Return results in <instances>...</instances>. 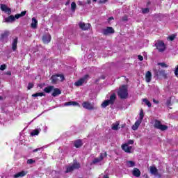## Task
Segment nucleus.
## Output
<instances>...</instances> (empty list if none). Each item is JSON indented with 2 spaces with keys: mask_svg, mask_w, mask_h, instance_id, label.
I'll use <instances>...</instances> for the list:
<instances>
[{
  "mask_svg": "<svg viewBox=\"0 0 178 178\" xmlns=\"http://www.w3.org/2000/svg\"><path fill=\"white\" fill-rule=\"evenodd\" d=\"M26 13H27V11H22L20 14H16L15 16L10 15L5 18V22L6 23H12L13 22H15L16 19H20V17L26 16Z\"/></svg>",
  "mask_w": 178,
  "mask_h": 178,
  "instance_id": "nucleus-1",
  "label": "nucleus"
},
{
  "mask_svg": "<svg viewBox=\"0 0 178 178\" xmlns=\"http://www.w3.org/2000/svg\"><path fill=\"white\" fill-rule=\"evenodd\" d=\"M115 101H116V94L113 93L110 96L109 99H106L102 103L101 106L102 108H106V106H108L109 105H113V104H115Z\"/></svg>",
  "mask_w": 178,
  "mask_h": 178,
  "instance_id": "nucleus-2",
  "label": "nucleus"
},
{
  "mask_svg": "<svg viewBox=\"0 0 178 178\" xmlns=\"http://www.w3.org/2000/svg\"><path fill=\"white\" fill-rule=\"evenodd\" d=\"M80 168H81V165L80 164V163L77 162V161L76 160H74L72 165H69L66 167L65 173H70L74 170L80 169Z\"/></svg>",
  "mask_w": 178,
  "mask_h": 178,
  "instance_id": "nucleus-3",
  "label": "nucleus"
},
{
  "mask_svg": "<svg viewBox=\"0 0 178 178\" xmlns=\"http://www.w3.org/2000/svg\"><path fill=\"white\" fill-rule=\"evenodd\" d=\"M50 80L51 81V84H56L58 80H60V81H63L65 80V76L62 74H57L53 75Z\"/></svg>",
  "mask_w": 178,
  "mask_h": 178,
  "instance_id": "nucleus-4",
  "label": "nucleus"
},
{
  "mask_svg": "<svg viewBox=\"0 0 178 178\" xmlns=\"http://www.w3.org/2000/svg\"><path fill=\"white\" fill-rule=\"evenodd\" d=\"M118 95L121 99H125V98H127L129 93H127V87L126 86H122V87L120 88Z\"/></svg>",
  "mask_w": 178,
  "mask_h": 178,
  "instance_id": "nucleus-5",
  "label": "nucleus"
},
{
  "mask_svg": "<svg viewBox=\"0 0 178 178\" xmlns=\"http://www.w3.org/2000/svg\"><path fill=\"white\" fill-rule=\"evenodd\" d=\"M154 129H157L158 130H161V131H165V130H168V126L162 124V122L159 120H154Z\"/></svg>",
  "mask_w": 178,
  "mask_h": 178,
  "instance_id": "nucleus-6",
  "label": "nucleus"
},
{
  "mask_svg": "<svg viewBox=\"0 0 178 178\" xmlns=\"http://www.w3.org/2000/svg\"><path fill=\"white\" fill-rule=\"evenodd\" d=\"M154 46L158 49L159 52H163V51H165V49H166L165 43L162 40H159V41H158V42H156Z\"/></svg>",
  "mask_w": 178,
  "mask_h": 178,
  "instance_id": "nucleus-7",
  "label": "nucleus"
},
{
  "mask_svg": "<svg viewBox=\"0 0 178 178\" xmlns=\"http://www.w3.org/2000/svg\"><path fill=\"white\" fill-rule=\"evenodd\" d=\"M82 106L84 109H87L88 111H94V109H95L94 103H90V102H83L82 103Z\"/></svg>",
  "mask_w": 178,
  "mask_h": 178,
  "instance_id": "nucleus-8",
  "label": "nucleus"
},
{
  "mask_svg": "<svg viewBox=\"0 0 178 178\" xmlns=\"http://www.w3.org/2000/svg\"><path fill=\"white\" fill-rule=\"evenodd\" d=\"M88 77H89L88 74H86L84 76H83L82 78H81L78 81H76L74 83V85L76 86V87L81 86L83 84H84V83L86 82V80H87L88 79Z\"/></svg>",
  "mask_w": 178,
  "mask_h": 178,
  "instance_id": "nucleus-9",
  "label": "nucleus"
},
{
  "mask_svg": "<svg viewBox=\"0 0 178 178\" xmlns=\"http://www.w3.org/2000/svg\"><path fill=\"white\" fill-rule=\"evenodd\" d=\"M155 76L157 77H163V79H168V74L163 70H155Z\"/></svg>",
  "mask_w": 178,
  "mask_h": 178,
  "instance_id": "nucleus-10",
  "label": "nucleus"
},
{
  "mask_svg": "<svg viewBox=\"0 0 178 178\" xmlns=\"http://www.w3.org/2000/svg\"><path fill=\"white\" fill-rule=\"evenodd\" d=\"M115 33V29L112 28L111 26H108L106 29H103L102 31V34L104 35H108V34H114Z\"/></svg>",
  "mask_w": 178,
  "mask_h": 178,
  "instance_id": "nucleus-11",
  "label": "nucleus"
},
{
  "mask_svg": "<svg viewBox=\"0 0 178 178\" xmlns=\"http://www.w3.org/2000/svg\"><path fill=\"white\" fill-rule=\"evenodd\" d=\"M79 28L81 30H83V31H86L87 30H90V27H91V24H86L84 22H80L79 24Z\"/></svg>",
  "mask_w": 178,
  "mask_h": 178,
  "instance_id": "nucleus-12",
  "label": "nucleus"
},
{
  "mask_svg": "<svg viewBox=\"0 0 178 178\" xmlns=\"http://www.w3.org/2000/svg\"><path fill=\"white\" fill-rule=\"evenodd\" d=\"M1 9L3 12H5V13H8V15H10L12 13V10L8 8L7 5L1 4Z\"/></svg>",
  "mask_w": 178,
  "mask_h": 178,
  "instance_id": "nucleus-13",
  "label": "nucleus"
},
{
  "mask_svg": "<svg viewBox=\"0 0 178 178\" xmlns=\"http://www.w3.org/2000/svg\"><path fill=\"white\" fill-rule=\"evenodd\" d=\"M8 37H9V31H5L4 33L0 35V41H1V42H3V41H5V40H6Z\"/></svg>",
  "mask_w": 178,
  "mask_h": 178,
  "instance_id": "nucleus-14",
  "label": "nucleus"
},
{
  "mask_svg": "<svg viewBox=\"0 0 178 178\" xmlns=\"http://www.w3.org/2000/svg\"><path fill=\"white\" fill-rule=\"evenodd\" d=\"M122 149L124 151V152H127L128 154H130L131 152V146H129L127 145V143H125L124 145H122Z\"/></svg>",
  "mask_w": 178,
  "mask_h": 178,
  "instance_id": "nucleus-15",
  "label": "nucleus"
},
{
  "mask_svg": "<svg viewBox=\"0 0 178 178\" xmlns=\"http://www.w3.org/2000/svg\"><path fill=\"white\" fill-rule=\"evenodd\" d=\"M27 175V172L22 170L13 175L14 178L24 177Z\"/></svg>",
  "mask_w": 178,
  "mask_h": 178,
  "instance_id": "nucleus-16",
  "label": "nucleus"
},
{
  "mask_svg": "<svg viewBox=\"0 0 178 178\" xmlns=\"http://www.w3.org/2000/svg\"><path fill=\"white\" fill-rule=\"evenodd\" d=\"M152 79V74L150 71H147L145 74V81L146 83H150Z\"/></svg>",
  "mask_w": 178,
  "mask_h": 178,
  "instance_id": "nucleus-17",
  "label": "nucleus"
},
{
  "mask_svg": "<svg viewBox=\"0 0 178 178\" xmlns=\"http://www.w3.org/2000/svg\"><path fill=\"white\" fill-rule=\"evenodd\" d=\"M42 41L44 44H49V42H51V35H43Z\"/></svg>",
  "mask_w": 178,
  "mask_h": 178,
  "instance_id": "nucleus-18",
  "label": "nucleus"
},
{
  "mask_svg": "<svg viewBox=\"0 0 178 178\" xmlns=\"http://www.w3.org/2000/svg\"><path fill=\"white\" fill-rule=\"evenodd\" d=\"M74 145L75 148H80V147H83V141H81L80 139H78L74 142Z\"/></svg>",
  "mask_w": 178,
  "mask_h": 178,
  "instance_id": "nucleus-19",
  "label": "nucleus"
},
{
  "mask_svg": "<svg viewBox=\"0 0 178 178\" xmlns=\"http://www.w3.org/2000/svg\"><path fill=\"white\" fill-rule=\"evenodd\" d=\"M37 26H38V21L35 17L32 18V23L31 24V27L32 29H37Z\"/></svg>",
  "mask_w": 178,
  "mask_h": 178,
  "instance_id": "nucleus-20",
  "label": "nucleus"
},
{
  "mask_svg": "<svg viewBox=\"0 0 178 178\" xmlns=\"http://www.w3.org/2000/svg\"><path fill=\"white\" fill-rule=\"evenodd\" d=\"M54 92H52V97H58V95H60L62 94V91L60 90L59 88H54Z\"/></svg>",
  "mask_w": 178,
  "mask_h": 178,
  "instance_id": "nucleus-21",
  "label": "nucleus"
},
{
  "mask_svg": "<svg viewBox=\"0 0 178 178\" xmlns=\"http://www.w3.org/2000/svg\"><path fill=\"white\" fill-rule=\"evenodd\" d=\"M17 41H18V38H15L12 43V49L13 51H16V49H17Z\"/></svg>",
  "mask_w": 178,
  "mask_h": 178,
  "instance_id": "nucleus-22",
  "label": "nucleus"
},
{
  "mask_svg": "<svg viewBox=\"0 0 178 178\" xmlns=\"http://www.w3.org/2000/svg\"><path fill=\"white\" fill-rule=\"evenodd\" d=\"M133 175L135 177H140L141 176V172L138 168H134L133 170Z\"/></svg>",
  "mask_w": 178,
  "mask_h": 178,
  "instance_id": "nucleus-23",
  "label": "nucleus"
},
{
  "mask_svg": "<svg viewBox=\"0 0 178 178\" xmlns=\"http://www.w3.org/2000/svg\"><path fill=\"white\" fill-rule=\"evenodd\" d=\"M140 124H141V121H136V122L134 123V124L132 126V130H138V127H140Z\"/></svg>",
  "mask_w": 178,
  "mask_h": 178,
  "instance_id": "nucleus-24",
  "label": "nucleus"
},
{
  "mask_svg": "<svg viewBox=\"0 0 178 178\" xmlns=\"http://www.w3.org/2000/svg\"><path fill=\"white\" fill-rule=\"evenodd\" d=\"M54 87L52 86H47L44 88V92H47V94H49L51 91L54 90Z\"/></svg>",
  "mask_w": 178,
  "mask_h": 178,
  "instance_id": "nucleus-25",
  "label": "nucleus"
},
{
  "mask_svg": "<svg viewBox=\"0 0 178 178\" xmlns=\"http://www.w3.org/2000/svg\"><path fill=\"white\" fill-rule=\"evenodd\" d=\"M127 166L128 168H134V166H136V163L133 161H127Z\"/></svg>",
  "mask_w": 178,
  "mask_h": 178,
  "instance_id": "nucleus-26",
  "label": "nucleus"
},
{
  "mask_svg": "<svg viewBox=\"0 0 178 178\" xmlns=\"http://www.w3.org/2000/svg\"><path fill=\"white\" fill-rule=\"evenodd\" d=\"M150 172L152 173V175H156V173H158V169L155 166H151Z\"/></svg>",
  "mask_w": 178,
  "mask_h": 178,
  "instance_id": "nucleus-27",
  "label": "nucleus"
},
{
  "mask_svg": "<svg viewBox=\"0 0 178 178\" xmlns=\"http://www.w3.org/2000/svg\"><path fill=\"white\" fill-rule=\"evenodd\" d=\"M32 97H45V93H44V92H36L35 94H33Z\"/></svg>",
  "mask_w": 178,
  "mask_h": 178,
  "instance_id": "nucleus-28",
  "label": "nucleus"
},
{
  "mask_svg": "<svg viewBox=\"0 0 178 178\" xmlns=\"http://www.w3.org/2000/svg\"><path fill=\"white\" fill-rule=\"evenodd\" d=\"M166 106H172V97H168L165 102Z\"/></svg>",
  "mask_w": 178,
  "mask_h": 178,
  "instance_id": "nucleus-29",
  "label": "nucleus"
},
{
  "mask_svg": "<svg viewBox=\"0 0 178 178\" xmlns=\"http://www.w3.org/2000/svg\"><path fill=\"white\" fill-rule=\"evenodd\" d=\"M40 134V130L34 129L31 132V136H38Z\"/></svg>",
  "mask_w": 178,
  "mask_h": 178,
  "instance_id": "nucleus-30",
  "label": "nucleus"
},
{
  "mask_svg": "<svg viewBox=\"0 0 178 178\" xmlns=\"http://www.w3.org/2000/svg\"><path fill=\"white\" fill-rule=\"evenodd\" d=\"M101 161H102V160L100 159L99 157L95 158V159H94L92 162L90 163V165H95V163H99Z\"/></svg>",
  "mask_w": 178,
  "mask_h": 178,
  "instance_id": "nucleus-31",
  "label": "nucleus"
},
{
  "mask_svg": "<svg viewBox=\"0 0 178 178\" xmlns=\"http://www.w3.org/2000/svg\"><path fill=\"white\" fill-rule=\"evenodd\" d=\"M76 8H77V6L76 5V2H72L71 3V10L72 12H76Z\"/></svg>",
  "mask_w": 178,
  "mask_h": 178,
  "instance_id": "nucleus-32",
  "label": "nucleus"
},
{
  "mask_svg": "<svg viewBox=\"0 0 178 178\" xmlns=\"http://www.w3.org/2000/svg\"><path fill=\"white\" fill-rule=\"evenodd\" d=\"M143 102H145V105H147L148 108H151V106H152V104L147 100V99H143Z\"/></svg>",
  "mask_w": 178,
  "mask_h": 178,
  "instance_id": "nucleus-33",
  "label": "nucleus"
},
{
  "mask_svg": "<svg viewBox=\"0 0 178 178\" xmlns=\"http://www.w3.org/2000/svg\"><path fill=\"white\" fill-rule=\"evenodd\" d=\"M139 118H140V120H143V119H144V110L140 109V113H139Z\"/></svg>",
  "mask_w": 178,
  "mask_h": 178,
  "instance_id": "nucleus-34",
  "label": "nucleus"
},
{
  "mask_svg": "<svg viewBox=\"0 0 178 178\" xmlns=\"http://www.w3.org/2000/svg\"><path fill=\"white\" fill-rule=\"evenodd\" d=\"M142 13L143 15H145L147 13H149V8H142Z\"/></svg>",
  "mask_w": 178,
  "mask_h": 178,
  "instance_id": "nucleus-35",
  "label": "nucleus"
},
{
  "mask_svg": "<svg viewBox=\"0 0 178 178\" xmlns=\"http://www.w3.org/2000/svg\"><path fill=\"white\" fill-rule=\"evenodd\" d=\"M26 163L28 165H33V163H35V160H33V159H28Z\"/></svg>",
  "mask_w": 178,
  "mask_h": 178,
  "instance_id": "nucleus-36",
  "label": "nucleus"
},
{
  "mask_svg": "<svg viewBox=\"0 0 178 178\" xmlns=\"http://www.w3.org/2000/svg\"><path fill=\"white\" fill-rule=\"evenodd\" d=\"M159 66H161V67H168V65L165 63H159Z\"/></svg>",
  "mask_w": 178,
  "mask_h": 178,
  "instance_id": "nucleus-37",
  "label": "nucleus"
},
{
  "mask_svg": "<svg viewBox=\"0 0 178 178\" xmlns=\"http://www.w3.org/2000/svg\"><path fill=\"white\" fill-rule=\"evenodd\" d=\"M113 130H119V124H115L112 127Z\"/></svg>",
  "mask_w": 178,
  "mask_h": 178,
  "instance_id": "nucleus-38",
  "label": "nucleus"
},
{
  "mask_svg": "<svg viewBox=\"0 0 178 178\" xmlns=\"http://www.w3.org/2000/svg\"><path fill=\"white\" fill-rule=\"evenodd\" d=\"M33 87H34V83H29L28 84L27 89L28 90H31V88H33Z\"/></svg>",
  "mask_w": 178,
  "mask_h": 178,
  "instance_id": "nucleus-39",
  "label": "nucleus"
},
{
  "mask_svg": "<svg viewBox=\"0 0 178 178\" xmlns=\"http://www.w3.org/2000/svg\"><path fill=\"white\" fill-rule=\"evenodd\" d=\"M122 22H127L129 20V17L127 15H124V17H122Z\"/></svg>",
  "mask_w": 178,
  "mask_h": 178,
  "instance_id": "nucleus-40",
  "label": "nucleus"
},
{
  "mask_svg": "<svg viewBox=\"0 0 178 178\" xmlns=\"http://www.w3.org/2000/svg\"><path fill=\"white\" fill-rule=\"evenodd\" d=\"M170 41H173L175 40V38H176V35H172L168 37Z\"/></svg>",
  "mask_w": 178,
  "mask_h": 178,
  "instance_id": "nucleus-41",
  "label": "nucleus"
},
{
  "mask_svg": "<svg viewBox=\"0 0 178 178\" xmlns=\"http://www.w3.org/2000/svg\"><path fill=\"white\" fill-rule=\"evenodd\" d=\"M6 67H7L6 65H5V64L1 65V67H0V70L3 71V70H5V69H6Z\"/></svg>",
  "mask_w": 178,
  "mask_h": 178,
  "instance_id": "nucleus-42",
  "label": "nucleus"
},
{
  "mask_svg": "<svg viewBox=\"0 0 178 178\" xmlns=\"http://www.w3.org/2000/svg\"><path fill=\"white\" fill-rule=\"evenodd\" d=\"M73 106H80V104L77 102H72Z\"/></svg>",
  "mask_w": 178,
  "mask_h": 178,
  "instance_id": "nucleus-43",
  "label": "nucleus"
},
{
  "mask_svg": "<svg viewBox=\"0 0 178 178\" xmlns=\"http://www.w3.org/2000/svg\"><path fill=\"white\" fill-rule=\"evenodd\" d=\"M70 105H72V102H68L65 103V106H70Z\"/></svg>",
  "mask_w": 178,
  "mask_h": 178,
  "instance_id": "nucleus-44",
  "label": "nucleus"
},
{
  "mask_svg": "<svg viewBox=\"0 0 178 178\" xmlns=\"http://www.w3.org/2000/svg\"><path fill=\"white\" fill-rule=\"evenodd\" d=\"M138 59L140 61H143V60H144V57H143V56H141V55H138Z\"/></svg>",
  "mask_w": 178,
  "mask_h": 178,
  "instance_id": "nucleus-45",
  "label": "nucleus"
},
{
  "mask_svg": "<svg viewBox=\"0 0 178 178\" xmlns=\"http://www.w3.org/2000/svg\"><path fill=\"white\" fill-rule=\"evenodd\" d=\"M127 145H132V144H134V140H128V142H127Z\"/></svg>",
  "mask_w": 178,
  "mask_h": 178,
  "instance_id": "nucleus-46",
  "label": "nucleus"
},
{
  "mask_svg": "<svg viewBox=\"0 0 178 178\" xmlns=\"http://www.w3.org/2000/svg\"><path fill=\"white\" fill-rule=\"evenodd\" d=\"M108 2V0H99V3H106Z\"/></svg>",
  "mask_w": 178,
  "mask_h": 178,
  "instance_id": "nucleus-47",
  "label": "nucleus"
},
{
  "mask_svg": "<svg viewBox=\"0 0 178 178\" xmlns=\"http://www.w3.org/2000/svg\"><path fill=\"white\" fill-rule=\"evenodd\" d=\"M175 76H176L177 77L178 76V65H177V67L176 69H175Z\"/></svg>",
  "mask_w": 178,
  "mask_h": 178,
  "instance_id": "nucleus-48",
  "label": "nucleus"
},
{
  "mask_svg": "<svg viewBox=\"0 0 178 178\" xmlns=\"http://www.w3.org/2000/svg\"><path fill=\"white\" fill-rule=\"evenodd\" d=\"M102 161H104V153H101L99 157Z\"/></svg>",
  "mask_w": 178,
  "mask_h": 178,
  "instance_id": "nucleus-49",
  "label": "nucleus"
},
{
  "mask_svg": "<svg viewBox=\"0 0 178 178\" xmlns=\"http://www.w3.org/2000/svg\"><path fill=\"white\" fill-rule=\"evenodd\" d=\"M6 74L7 76H12V72L8 71V72H6Z\"/></svg>",
  "mask_w": 178,
  "mask_h": 178,
  "instance_id": "nucleus-50",
  "label": "nucleus"
},
{
  "mask_svg": "<svg viewBox=\"0 0 178 178\" xmlns=\"http://www.w3.org/2000/svg\"><path fill=\"white\" fill-rule=\"evenodd\" d=\"M41 148H37L33 150V152H38V151H40Z\"/></svg>",
  "mask_w": 178,
  "mask_h": 178,
  "instance_id": "nucleus-51",
  "label": "nucleus"
},
{
  "mask_svg": "<svg viewBox=\"0 0 178 178\" xmlns=\"http://www.w3.org/2000/svg\"><path fill=\"white\" fill-rule=\"evenodd\" d=\"M68 5H70V0H67L65 3V6H67Z\"/></svg>",
  "mask_w": 178,
  "mask_h": 178,
  "instance_id": "nucleus-52",
  "label": "nucleus"
},
{
  "mask_svg": "<svg viewBox=\"0 0 178 178\" xmlns=\"http://www.w3.org/2000/svg\"><path fill=\"white\" fill-rule=\"evenodd\" d=\"M103 156H104V158H106L108 156V154L106 153V152L103 153Z\"/></svg>",
  "mask_w": 178,
  "mask_h": 178,
  "instance_id": "nucleus-53",
  "label": "nucleus"
},
{
  "mask_svg": "<svg viewBox=\"0 0 178 178\" xmlns=\"http://www.w3.org/2000/svg\"><path fill=\"white\" fill-rule=\"evenodd\" d=\"M153 102H154V104H159V102L156 101L155 99H153Z\"/></svg>",
  "mask_w": 178,
  "mask_h": 178,
  "instance_id": "nucleus-54",
  "label": "nucleus"
},
{
  "mask_svg": "<svg viewBox=\"0 0 178 178\" xmlns=\"http://www.w3.org/2000/svg\"><path fill=\"white\" fill-rule=\"evenodd\" d=\"M86 3H88V5H90L91 3V0H87Z\"/></svg>",
  "mask_w": 178,
  "mask_h": 178,
  "instance_id": "nucleus-55",
  "label": "nucleus"
},
{
  "mask_svg": "<svg viewBox=\"0 0 178 178\" xmlns=\"http://www.w3.org/2000/svg\"><path fill=\"white\" fill-rule=\"evenodd\" d=\"M108 20H113V17H110L108 18Z\"/></svg>",
  "mask_w": 178,
  "mask_h": 178,
  "instance_id": "nucleus-56",
  "label": "nucleus"
},
{
  "mask_svg": "<svg viewBox=\"0 0 178 178\" xmlns=\"http://www.w3.org/2000/svg\"><path fill=\"white\" fill-rule=\"evenodd\" d=\"M104 178H109V176H108L107 175H104Z\"/></svg>",
  "mask_w": 178,
  "mask_h": 178,
  "instance_id": "nucleus-57",
  "label": "nucleus"
},
{
  "mask_svg": "<svg viewBox=\"0 0 178 178\" xmlns=\"http://www.w3.org/2000/svg\"><path fill=\"white\" fill-rule=\"evenodd\" d=\"M0 99H3V97H2L1 96H0Z\"/></svg>",
  "mask_w": 178,
  "mask_h": 178,
  "instance_id": "nucleus-58",
  "label": "nucleus"
},
{
  "mask_svg": "<svg viewBox=\"0 0 178 178\" xmlns=\"http://www.w3.org/2000/svg\"><path fill=\"white\" fill-rule=\"evenodd\" d=\"M102 79H103V80H104V79H105V77L104 76H102Z\"/></svg>",
  "mask_w": 178,
  "mask_h": 178,
  "instance_id": "nucleus-59",
  "label": "nucleus"
},
{
  "mask_svg": "<svg viewBox=\"0 0 178 178\" xmlns=\"http://www.w3.org/2000/svg\"><path fill=\"white\" fill-rule=\"evenodd\" d=\"M149 3H151V2H149H149H147V5H149Z\"/></svg>",
  "mask_w": 178,
  "mask_h": 178,
  "instance_id": "nucleus-60",
  "label": "nucleus"
},
{
  "mask_svg": "<svg viewBox=\"0 0 178 178\" xmlns=\"http://www.w3.org/2000/svg\"><path fill=\"white\" fill-rule=\"evenodd\" d=\"M93 1V2H96L97 1V0H92Z\"/></svg>",
  "mask_w": 178,
  "mask_h": 178,
  "instance_id": "nucleus-61",
  "label": "nucleus"
}]
</instances>
